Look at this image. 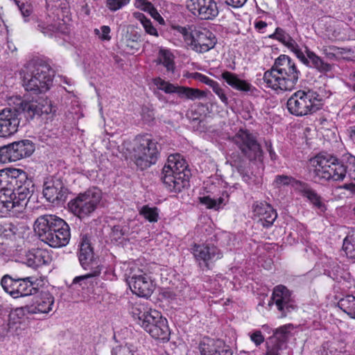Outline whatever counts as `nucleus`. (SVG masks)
<instances>
[{"mask_svg":"<svg viewBox=\"0 0 355 355\" xmlns=\"http://www.w3.org/2000/svg\"><path fill=\"white\" fill-rule=\"evenodd\" d=\"M33 186L27 173L21 169L0 170V210L21 211L33 192Z\"/></svg>","mask_w":355,"mask_h":355,"instance_id":"obj_1","label":"nucleus"},{"mask_svg":"<svg viewBox=\"0 0 355 355\" xmlns=\"http://www.w3.org/2000/svg\"><path fill=\"white\" fill-rule=\"evenodd\" d=\"M130 313L134 320L153 338L168 341L171 331L166 318L147 303L135 302L132 304Z\"/></svg>","mask_w":355,"mask_h":355,"instance_id":"obj_2","label":"nucleus"},{"mask_svg":"<svg viewBox=\"0 0 355 355\" xmlns=\"http://www.w3.org/2000/svg\"><path fill=\"white\" fill-rule=\"evenodd\" d=\"M301 76L295 62L286 55H280L272 68L263 74L267 86L277 92L292 90Z\"/></svg>","mask_w":355,"mask_h":355,"instance_id":"obj_3","label":"nucleus"},{"mask_svg":"<svg viewBox=\"0 0 355 355\" xmlns=\"http://www.w3.org/2000/svg\"><path fill=\"white\" fill-rule=\"evenodd\" d=\"M34 230L40 239L51 248L65 246L70 240L68 224L54 215L40 216L35 222Z\"/></svg>","mask_w":355,"mask_h":355,"instance_id":"obj_4","label":"nucleus"},{"mask_svg":"<svg viewBox=\"0 0 355 355\" xmlns=\"http://www.w3.org/2000/svg\"><path fill=\"white\" fill-rule=\"evenodd\" d=\"M121 268L132 293L146 298L152 295L155 288V283L151 276L150 264H144L137 260L123 263Z\"/></svg>","mask_w":355,"mask_h":355,"instance_id":"obj_5","label":"nucleus"},{"mask_svg":"<svg viewBox=\"0 0 355 355\" xmlns=\"http://www.w3.org/2000/svg\"><path fill=\"white\" fill-rule=\"evenodd\" d=\"M189 171L186 160L178 154L170 155L162 169V180L171 192H180L189 186Z\"/></svg>","mask_w":355,"mask_h":355,"instance_id":"obj_6","label":"nucleus"},{"mask_svg":"<svg viewBox=\"0 0 355 355\" xmlns=\"http://www.w3.org/2000/svg\"><path fill=\"white\" fill-rule=\"evenodd\" d=\"M175 30L182 35L187 47L198 53H204L210 51L217 43L215 35L209 29L202 26H178Z\"/></svg>","mask_w":355,"mask_h":355,"instance_id":"obj_7","label":"nucleus"},{"mask_svg":"<svg viewBox=\"0 0 355 355\" xmlns=\"http://www.w3.org/2000/svg\"><path fill=\"white\" fill-rule=\"evenodd\" d=\"M288 112L295 116L311 115L322 107L319 94L311 89H299L291 94L287 101Z\"/></svg>","mask_w":355,"mask_h":355,"instance_id":"obj_8","label":"nucleus"},{"mask_svg":"<svg viewBox=\"0 0 355 355\" xmlns=\"http://www.w3.org/2000/svg\"><path fill=\"white\" fill-rule=\"evenodd\" d=\"M23 85L26 90L42 93L49 89L52 77L48 66L35 61L29 62L22 69Z\"/></svg>","mask_w":355,"mask_h":355,"instance_id":"obj_9","label":"nucleus"},{"mask_svg":"<svg viewBox=\"0 0 355 355\" xmlns=\"http://www.w3.org/2000/svg\"><path fill=\"white\" fill-rule=\"evenodd\" d=\"M313 173L319 180L342 181L346 176L347 167L330 155L320 154L310 160Z\"/></svg>","mask_w":355,"mask_h":355,"instance_id":"obj_10","label":"nucleus"},{"mask_svg":"<svg viewBox=\"0 0 355 355\" xmlns=\"http://www.w3.org/2000/svg\"><path fill=\"white\" fill-rule=\"evenodd\" d=\"M102 198V193L97 188H92L79 193L69 202L70 211L80 218L89 216L97 208Z\"/></svg>","mask_w":355,"mask_h":355,"instance_id":"obj_11","label":"nucleus"},{"mask_svg":"<svg viewBox=\"0 0 355 355\" xmlns=\"http://www.w3.org/2000/svg\"><path fill=\"white\" fill-rule=\"evenodd\" d=\"M136 143L134 157L137 166L144 169L155 164L158 154L157 143L147 135L138 136Z\"/></svg>","mask_w":355,"mask_h":355,"instance_id":"obj_12","label":"nucleus"},{"mask_svg":"<svg viewBox=\"0 0 355 355\" xmlns=\"http://www.w3.org/2000/svg\"><path fill=\"white\" fill-rule=\"evenodd\" d=\"M233 142L250 160L259 159L262 150L255 137L247 130H240L232 138Z\"/></svg>","mask_w":355,"mask_h":355,"instance_id":"obj_13","label":"nucleus"},{"mask_svg":"<svg viewBox=\"0 0 355 355\" xmlns=\"http://www.w3.org/2000/svg\"><path fill=\"white\" fill-rule=\"evenodd\" d=\"M188 10L202 20H213L219 13L215 0H187Z\"/></svg>","mask_w":355,"mask_h":355,"instance_id":"obj_14","label":"nucleus"},{"mask_svg":"<svg viewBox=\"0 0 355 355\" xmlns=\"http://www.w3.org/2000/svg\"><path fill=\"white\" fill-rule=\"evenodd\" d=\"M42 193L47 201L58 205L65 201L67 189L60 178L51 177L44 181Z\"/></svg>","mask_w":355,"mask_h":355,"instance_id":"obj_15","label":"nucleus"},{"mask_svg":"<svg viewBox=\"0 0 355 355\" xmlns=\"http://www.w3.org/2000/svg\"><path fill=\"white\" fill-rule=\"evenodd\" d=\"M17 110L26 114L31 118L35 115L49 114L55 112L51 101L47 98H38L30 101L19 100Z\"/></svg>","mask_w":355,"mask_h":355,"instance_id":"obj_16","label":"nucleus"},{"mask_svg":"<svg viewBox=\"0 0 355 355\" xmlns=\"http://www.w3.org/2000/svg\"><path fill=\"white\" fill-rule=\"evenodd\" d=\"M19 110L17 107H6L0 110V137H8L18 130Z\"/></svg>","mask_w":355,"mask_h":355,"instance_id":"obj_17","label":"nucleus"},{"mask_svg":"<svg viewBox=\"0 0 355 355\" xmlns=\"http://www.w3.org/2000/svg\"><path fill=\"white\" fill-rule=\"evenodd\" d=\"M154 83L159 89L164 91L165 93H177L180 97H185L192 101L206 96V92L199 89L175 86L160 78H155Z\"/></svg>","mask_w":355,"mask_h":355,"instance_id":"obj_18","label":"nucleus"},{"mask_svg":"<svg viewBox=\"0 0 355 355\" xmlns=\"http://www.w3.org/2000/svg\"><path fill=\"white\" fill-rule=\"evenodd\" d=\"M271 299L281 313L282 317H286L288 313L296 309L295 302L291 296V291L284 286L279 285L275 287Z\"/></svg>","mask_w":355,"mask_h":355,"instance_id":"obj_19","label":"nucleus"},{"mask_svg":"<svg viewBox=\"0 0 355 355\" xmlns=\"http://www.w3.org/2000/svg\"><path fill=\"white\" fill-rule=\"evenodd\" d=\"M192 254L201 266L202 263L209 268V261H214L223 257V252L211 243L195 244L192 248Z\"/></svg>","mask_w":355,"mask_h":355,"instance_id":"obj_20","label":"nucleus"},{"mask_svg":"<svg viewBox=\"0 0 355 355\" xmlns=\"http://www.w3.org/2000/svg\"><path fill=\"white\" fill-rule=\"evenodd\" d=\"M37 29L45 36L54 37L55 39L62 37L64 40L69 33V27L63 20L52 19L50 16L44 21H38Z\"/></svg>","mask_w":355,"mask_h":355,"instance_id":"obj_21","label":"nucleus"},{"mask_svg":"<svg viewBox=\"0 0 355 355\" xmlns=\"http://www.w3.org/2000/svg\"><path fill=\"white\" fill-rule=\"evenodd\" d=\"M296 57L306 66L313 68L323 74H327L331 71L334 68L333 64L325 62L322 58L307 47L305 48L304 53L300 49Z\"/></svg>","mask_w":355,"mask_h":355,"instance_id":"obj_22","label":"nucleus"},{"mask_svg":"<svg viewBox=\"0 0 355 355\" xmlns=\"http://www.w3.org/2000/svg\"><path fill=\"white\" fill-rule=\"evenodd\" d=\"M199 349L201 355H232V351L225 343L220 339L204 338Z\"/></svg>","mask_w":355,"mask_h":355,"instance_id":"obj_23","label":"nucleus"},{"mask_svg":"<svg viewBox=\"0 0 355 355\" xmlns=\"http://www.w3.org/2000/svg\"><path fill=\"white\" fill-rule=\"evenodd\" d=\"M79 262L85 270L101 268L97 259L94 256L93 248L87 237L82 239L78 252Z\"/></svg>","mask_w":355,"mask_h":355,"instance_id":"obj_24","label":"nucleus"},{"mask_svg":"<svg viewBox=\"0 0 355 355\" xmlns=\"http://www.w3.org/2000/svg\"><path fill=\"white\" fill-rule=\"evenodd\" d=\"M253 215L261 221L264 227L272 225L277 216L274 209L265 202H257L254 204Z\"/></svg>","mask_w":355,"mask_h":355,"instance_id":"obj_25","label":"nucleus"},{"mask_svg":"<svg viewBox=\"0 0 355 355\" xmlns=\"http://www.w3.org/2000/svg\"><path fill=\"white\" fill-rule=\"evenodd\" d=\"M52 259L51 252L47 250L41 248L33 249L26 255V263L28 266L32 268L49 265Z\"/></svg>","mask_w":355,"mask_h":355,"instance_id":"obj_26","label":"nucleus"},{"mask_svg":"<svg viewBox=\"0 0 355 355\" xmlns=\"http://www.w3.org/2000/svg\"><path fill=\"white\" fill-rule=\"evenodd\" d=\"M11 161L16 162L29 157L34 151L33 143L29 140H22L8 145Z\"/></svg>","mask_w":355,"mask_h":355,"instance_id":"obj_27","label":"nucleus"},{"mask_svg":"<svg viewBox=\"0 0 355 355\" xmlns=\"http://www.w3.org/2000/svg\"><path fill=\"white\" fill-rule=\"evenodd\" d=\"M54 304V297L49 292H41L37 295L33 304L30 306L33 313H47L52 310Z\"/></svg>","mask_w":355,"mask_h":355,"instance_id":"obj_28","label":"nucleus"},{"mask_svg":"<svg viewBox=\"0 0 355 355\" xmlns=\"http://www.w3.org/2000/svg\"><path fill=\"white\" fill-rule=\"evenodd\" d=\"M298 193L306 198L314 209L323 213L327 210V206L322 197L306 183H304Z\"/></svg>","mask_w":355,"mask_h":355,"instance_id":"obj_29","label":"nucleus"},{"mask_svg":"<svg viewBox=\"0 0 355 355\" xmlns=\"http://www.w3.org/2000/svg\"><path fill=\"white\" fill-rule=\"evenodd\" d=\"M221 78L233 89L240 92H252L254 88L248 81L239 78L238 75L230 71H223Z\"/></svg>","mask_w":355,"mask_h":355,"instance_id":"obj_30","label":"nucleus"},{"mask_svg":"<svg viewBox=\"0 0 355 355\" xmlns=\"http://www.w3.org/2000/svg\"><path fill=\"white\" fill-rule=\"evenodd\" d=\"M270 37L277 40L284 44L295 55L300 51V46L297 42L288 34L285 31L281 28H277L274 33L270 35Z\"/></svg>","mask_w":355,"mask_h":355,"instance_id":"obj_31","label":"nucleus"},{"mask_svg":"<svg viewBox=\"0 0 355 355\" xmlns=\"http://www.w3.org/2000/svg\"><path fill=\"white\" fill-rule=\"evenodd\" d=\"M218 243V248H223L226 250H232L234 246V236L230 232L218 231L210 238Z\"/></svg>","mask_w":355,"mask_h":355,"instance_id":"obj_32","label":"nucleus"},{"mask_svg":"<svg viewBox=\"0 0 355 355\" xmlns=\"http://www.w3.org/2000/svg\"><path fill=\"white\" fill-rule=\"evenodd\" d=\"M18 280L17 298L36 293L37 289L34 286L33 277H27Z\"/></svg>","mask_w":355,"mask_h":355,"instance_id":"obj_33","label":"nucleus"},{"mask_svg":"<svg viewBox=\"0 0 355 355\" xmlns=\"http://www.w3.org/2000/svg\"><path fill=\"white\" fill-rule=\"evenodd\" d=\"M229 200L228 193L225 191L218 198H211L209 196L200 198V202L205 205L208 209H214L216 210L223 207Z\"/></svg>","mask_w":355,"mask_h":355,"instance_id":"obj_34","label":"nucleus"},{"mask_svg":"<svg viewBox=\"0 0 355 355\" xmlns=\"http://www.w3.org/2000/svg\"><path fill=\"white\" fill-rule=\"evenodd\" d=\"M101 270V268H97L92 270L93 271L91 273L76 277L73 280V284H79L83 289L89 288L94 283L96 284L95 277L99 275Z\"/></svg>","mask_w":355,"mask_h":355,"instance_id":"obj_35","label":"nucleus"},{"mask_svg":"<svg viewBox=\"0 0 355 355\" xmlns=\"http://www.w3.org/2000/svg\"><path fill=\"white\" fill-rule=\"evenodd\" d=\"M274 182L277 187L290 185L291 186L293 189L296 192H299V191L300 190V189L302 188V185L304 183L294 179L291 176L284 175H277L275 177Z\"/></svg>","mask_w":355,"mask_h":355,"instance_id":"obj_36","label":"nucleus"},{"mask_svg":"<svg viewBox=\"0 0 355 355\" xmlns=\"http://www.w3.org/2000/svg\"><path fill=\"white\" fill-rule=\"evenodd\" d=\"M338 304L350 318L355 319V296L347 295L340 299Z\"/></svg>","mask_w":355,"mask_h":355,"instance_id":"obj_37","label":"nucleus"},{"mask_svg":"<svg viewBox=\"0 0 355 355\" xmlns=\"http://www.w3.org/2000/svg\"><path fill=\"white\" fill-rule=\"evenodd\" d=\"M158 63L166 67L168 71H173L175 69L174 55L167 49H160L157 58Z\"/></svg>","mask_w":355,"mask_h":355,"instance_id":"obj_38","label":"nucleus"},{"mask_svg":"<svg viewBox=\"0 0 355 355\" xmlns=\"http://www.w3.org/2000/svg\"><path fill=\"white\" fill-rule=\"evenodd\" d=\"M18 283V279H13L9 275L3 276L1 281L3 290L13 298H17Z\"/></svg>","mask_w":355,"mask_h":355,"instance_id":"obj_39","label":"nucleus"},{"mask_svg":"<svg viewBox=\"0 0 355 355\" xmlns=\"http://www.w3.org/2000/svg\"><path fill=\"white\" fill-rule=\"evenodd\" d=\"M133 16L141 23L146 33L153 36H158V32L155 27L153 25L151 21L148 19L143 13L135 12L133 13Z\"/></svg>","mask_w":355,"mask_h":355,"instance_id":"obj_40","label":"nucleus"},{"mask_svg":"<svg viewBox=\"0 0 355 355\" xmlns=\"http://www.w3.org/2000/svg\"><path fill=\"white\" fill-rule=\"evenodd\" d=\"M30 306L18 307L12 310L9 314V322L12 323H20L22 320L27 317V314L33 313Z\"/></svg>","mask_w":355,"mask_h":355,"instance_id":"obj_41","label":"nucleus"},{"mask_svg":"<svg viewBox=\"0 0 355 355\" xmlns=\"http://www.w3.org/2000/svg\"><path fill=\"white\" fill-rule=\"evenodd\" d=\"M139 214L150 223H155L158 220L159 211L157 207L144 205L139 210Z\"/></svg>","mask_w":355,"mask_h":355,"instance_id":"obj_42","label":"nucleus"},{"mask_svg":"<svg viewBox=\"0 0 355 355\" xmlns=\"http://www.w3.org/2000/svg\"><path fill=\"white\" fill-rule=\"evenodd\" d=\"M112 355H138L137 348L132 344L126 343L112 349Z\"/></svg>","mask_w":355,"mask_h":355,"instance_id":"obj_43","label":"nucleus"},{"mask_svg":"<svg viewBox=\"0 0 355 355\" xmlns=\"http://www.w3.org/2000/svg\"><path fill=\"white\" fill-rule=\"evenodd\" d=\"M281 340H278L277 337H271L266 342V355H279L282 349Z\"/></svg>","mask_w":355,"mask_h":355,"instance_id":"obj_44","label":"nucleus"},{"mask_svg":"<svg viewBox=\"0 0 355 355\" xmlns=\"http://www.w3.org/2000/svg\"><path fill=\"white\" fill-rule=\"evenodd\" d=\"M343 250L349 259H355V236H347L343 241Z\"/></svg>","mask_w":355,"mask_h":355,"instance_id":"obj_45","label":"nucleus"},{"mask_svg":"<svg viewBox=\"0 0 355 355\" xmlns=\"http://www.w3.org/2000/svg\"><path fill=\"white\" fill-rule=\"evenodd\" d=\"M128 231L129 228L126 225H114L112 229L110 237L115 241H119L128 233Z\"/></svg>","mask_w":355,"mask_h":355,"instance_id":"obj_46","label":"nucleus"},{"mask_svg":"<svg viewBox=\"0 0 355 355\" xmlns=\"http://www.w3.org/2000/svg\"><path fill=\"white\" fill-rule=\"evenodd\" d=\"M110 32V26L105 25L94 30V35L102 42H109L111 40Z\"/></svg>","mask_w":355,"mask_h":355,"instance_id":"obj_47","label":"nucleus"},{"mask_svg":"<svg viewBox=\"0 0 355 355\" xmlns=\"http://www.w3.org/2000/svg\"><path fill=\"white\" fill-rule=\"evenodd\" d=\"M292 329L293 326L290 324L283 325L275 329L273 337H277L278 340H281L282 343H284Z\"/></svg>","mask_w":355,"mask_h":355,"instance_id":"obj_48","label":"nucleus"},{"mask_svg":"<svg viewBox=\"0 0 355 355\" xmlns=\"http://www.w3.org/2000/svg\"><path fill=\"white\" fill-rule=\"evenodd\" d=\"M142 121L147 124H150L155 120L154 110L149 106H143L141 111Z\"/></svg>","mask_w":355,"mask_h":355,"instance_id":"obj_49","label":"nucleus"},{"mask_svg":"<svg viewBox=\"0 0 355 355\" xmlns=\"http://www.w3.org/2000/svg\"><path fill=\"white\" fill-rule=\"evenodd\" d=\"M130 1V0H106V6L110 10L115 12L128 5Z\"/></svg>","mask_w":355,"mask_h":355,"instance_id":"obj_50","label":"nucleus"},{"mask_svg":"<svg viewBox=\"0 0 355 355\" xmlns=\"http://www.w3.org/2000/svg\"><path fill=\"white\" fill-rule=\"evenodd\" d=\"M15 1L19 8V10H20L21 15L24 17V21L27 22L29 20L28 17L31 16L33 12L32 6L28 3H20V2L17 0H15Z\"/></svg>","mask_w":355,"mask_h":355,"instance_id":"obj_51","label":"nucleus"},{"mask_svg":"<svg viewBox=\"0 0 355 355\" xmlns=\"http://www.w3.org/2000/svg\"><path fill=\"white\" fill-rule=\"evenodd\" d=\"M211 89L213 92L218 96L221 102L225 105H227L229 103L228 98L224 89L220 86L218 83L216 82L214 85H212Z\"/></svg>","mask_w":355,"mask_h":355,"instance_id":"obj_52","label":"nucleus"},{"mask_svg":"<svg viewBox=\"0 0 355 355\" xmlns=\"http://www.w3.org/2000/svg\"><path fill=\"white\" fill-rule=\"evenodd\" d=\"M190 76L196 80L205 83V85L209 86L211 88L212 87V85L216 83V81L214 80L213 79H211L208 76L198 72L192 73Z\"/></svg>","mask_w":355,"mask_h":355,"instance_id":"obj_53","label":"nucleus"},{"mask_svg":"<svg viewBox=\"0 0 355 355\" xmlns=\"http://www.w3.org/2000/svg\"><path fill=\"white\" fill-rule=\"evenodd\" d=\"M134 6L135 8L148 12L153 5L147 0H134Z\"/></svg>","mask_w":355,"mask_h":355,"instance_id":"obj_54","label":"nucleus"},{"mask_svg":"<svg viewBox=\"0 0 355 355\" xmlns=\"http://www.w3.org/2000/svg\"><path fill=\"white\" fill-rule=\"evenodd\" d=\"M9 150L8 145L0 148V163L12 162Z\"/></svg>","mask_w":355,"mask_h":355,"instance_id":"obj_55","label":"nucleus"},{"mask_svg":"<svg viewBox=\"0 0 355 355\" xmlns=\"http://www.w3.org/2000/svg\"><path fill=\"white\" fill-rule=\"evenodd\" d=\"M349 166L347 167V173H348L349 176L355 180V157L350 156L349 159Z\"/></svg>","mask_w":355,"mask_h":355,"instance_id":"obj_56","label":"nucleus"},{"mask_svg":"<svg viewBox=\"0 0 355 355\" xmlns=\"http://www.w3.org/2000/svg\"><path fill=\"white\" fill-rule=\"evenodd\" d=\"M251 340L257 345H260L264 341V338L260 331H255L250 335Z\"/></svg>","mask_w":355,"mask_h":355,"instance_id":"obj_57","label":"nucleus"},{"mask_svg":"<svg viewBox=\"0 0 355 355\" xmlns=\"http://www.w3.org/2000/svg\"><path fill=\"white\" fill-rule=\"evenodd\" d=\"M148 12L151 15V17L158 21L160 24H164V19L157 12V9L153 6L150 10Z\"/></svg>","mask_w":355,"mask_h":355,"instance_id":"obj_58","label":"nucleus"},{"mask_svg":"<svg viewBox=\"0 0 355 355\" xmlns=\"http://www.w3.org/2000/svg\"><path fill=\"white\" fill-rule=\"evenodd\" d=\"M346 132L349 138L352 141H355V125L349 126L346 130Z\"/></svg>","mask_w":355,"mask_h":355,"instance_id":"obj_59","label":"nucleus"},{"mask_svg":"<svg viewBox=\"0 0 355 355\" xmlns=\"http://www.w3.org/2000/svg\"><path fill=\"white\" fill-rule=\"evenodd\" d=\"M266 148H267L268 152L269 153L271 159H272V160L276 159L277 157V155L275 153V150H273L271 143H266Z\"/></svg>","mask_w":355,"mask_h":355,"instance_id":"obj_60","label":"nucleus"},{"mask_svg":"<svg viewBox=\"0 0 355 355\" xmlns=\"http://www.w3.org/2000/svg\"><path fill=\"white\" fill-rule=\"evenodd\" d=\"M7 226L8 227L5 229L6 231H9L10 234L12 235L17 234V228L15 225L9 223L7 225Z\"/></svg>","mask_w":355,"mask_h":355,"instance_id":"obj_61","label":"nucleus"},{"mask_svg":"<svg viewBox=\"0 0 355 355\" xmlns=\"http://www.w3.org/2000/svg\"><path fill=\"white\" fill-rule=\"evenodd\" d=\"M267 26V24L263 21H259L256 23L255 27L259 30H262Z\"/></svg>","mask_w":355,"mask_h":355,"instance_id":"obj_62","label":"nucleus"},{"mask_svg":"<svg viewBox=\"0 0 355 355\" xmlns=\"http://www.w3.org/2000/svg\"><path fill=\"white\" fill-rule=\"evenodd\" d=\"M324 54L326 55V56L329 58H332L334 56V53H327V49H324Z\"/></svg>","mask_w":355,"mask_h":355,"instance_id":"obj_63","label":"nucleus"},{"mask_svg":"<svg viewBox=\"0 0 355 355\" xmlns=\"http://www.w3.org/2000/svg\"><path fill=\"white\" fill-rule=\"evenodd\" d=\"M352 111L353 114H355V104L352 106Z\"/></svg>","mask_w":355,"mask_h":355,"instance_id":"obj_64","label":"nucleus"}]
</instances>
